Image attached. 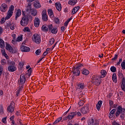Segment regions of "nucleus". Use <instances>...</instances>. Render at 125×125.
Instances as JSON below:
<instances>
[{
	"label": "nucleus",
	"instance_id": "36",
	"mask_svg": "<svg viewBox=\"0 0 125 125\" xmlns=\"http://www.w3.org/2000/svg\"><path fill=\"white\" fill-rule=\"evenodd\" d=\"M0 47H1V48H3L4 47V41L1 39H0Z\"/></svg>",
	"mask_w": 125,
	"mask_h": 125
},
{
	"label": "nucleus",
	"instance_id": "15",
	"mask_svg": "<svg viewBox=\"0 0 125 125\" xmlns=\"http://www.w3.org/2000/svg\"><path fill=\"white\" fill-rule=\"evenodd\" d=\"M41 23V21H40V19L39 18H35L34 20V26L38 28L40 26V24Z\"/></svg>",
	"mask_w": 125,
	"mask_h": 125
},
{
	"label": "nucleus",
	"instance_id": "22",
	"mask_svg": "<svg viewBox=\"0 0 125 125\" xmlns=\"http://www.w3.org/2000/svg\"><path fill=\"white\" fill-rule=\"evenodd\" d=\"M103 103V102H102V101H99L97 104L96 108L98 111H100V108H101V106H102Z\"/></svg>",
	"mask_w": 125,
	"mask_h": 125
},
{
	"label": "nucleus",
	"instance_id": "8",
	"mask_svg": "<svg viewBox=\"0 0 125 125\" xmlns=\"http://www.w3.org/2000/svg\"><path fill=\"white\" fill-rule=\"evenodd\" d=\"M125 111V109L124 108H122V106H119L117 108V111L116 113V116L118 117V116H120V114H124Z\"/></svg>",
	"mask_w": 125,
	"mask_h": 125
},
{
	"label": "nucleus",
	"instance_id": "43",
	"mask_svg": "<svg viewBox=\"0 0 125 125\" xmlns=\"http://www.w3.org/2000/svg\"><path fill=\"white\" fill-rule=\"evenodd\" d=\"M23 31L24 33H27L28 32H30V29L29 27H25L23 29Z\"/></svg>",
	"mask_w": 125,
	"mask_h": 125
},
{
	"label": "nucleus",
	"instance_id": "38",
	"mask_svg": "<svg viewBox=\"0 0 125 125\" xmlns=\"http://www.w3.org/2000/svg\"><path fill=\"white\" fill-rule=\"evenodd\" d=\"M118 77L120 79H123L124 77V74H123V73L121 71H119L118 72Z\"/></svg>",
	"mask_w": 125,
	"mask_h": 125
},
{
	"label": "nucleus",
	"instance_id": "57",
	"mask_svg": "<svg viewBox=\"0 0 125 125\" xmlns=\"http://www.w3.org/2000/svg\"><path fill=\"white\" fill-rule=\"evenodd\" d=\"M83 64H79L77 66V67H76V68H77V69H78L79 70H80V69H81V68H82V67H83Z\"/></svg>",
	"mask_w": 125,
	"mask_h": 125
},
{
	"label": "nucleus",
	"instance_id": "10",
	"mask_svg": "<svg viewBox=\"0 0 125 125\" xmlns=\"http://www.w3.org/2000/svg\"><path fill=\"white\" fill-rule=\"evenodd\" d=\"M48 28L49 30L50 31L52 34H57V32H58L57 28L56 27L54 28L52 24L48 25Z\"/></svg>",
	"mask_w": 125,
	"mask_h": 125
},
{
	"label": "nucleus",
	"instance_id": "39",
	"mask_svg": "<svg viewBox=\"0 0 125 125\" xmlns=\"http://www.w3.org/2000/svg\"><path fill=\"white\" fill-rule=\"evenodd\" d=\"M31 74H32V68H29L26 73V75L27 76V75L28 77H30V76H31Z\"/></svg>",
	"mask_w": 125,
	"mask_h": 125
},
{
	"label": "nucleus",
	"instance_id": "61",
	"mask_svg": "<svg viewBox=\"0 0 125 125\" xmlns=\"http://www.w3.org/2000/svg\"><path fill=\"white\" fill-rule=\"evenodd\" d=\"M14 118H15V116L14 115H12L10 118V120L11 121H12V122H13V121H14L13 120H14Z\"/></svg>",
	"mask_w": 125,
	"mask_h": 125
},
{
	"label": "nucleus",
	"instance_id": "46",
	"mask_svg": "<svg viewBox=\"0 0 125 125\" xmlns=\"http://www.w3.org/2000/svg\"><path fill=\"white\" fill-rule=\"evenodd\" d=\"M0 63L1 65L4 66L6 64V60L5 59H2L1 60Z\"/></svg>",
	"mask_w": 125,
	"mask_h": 125
},
{
	"label": "nucleus",
	"instance_id": "11",
	"mask_svg": "<svg viewBox=\"0 0 125 125\" xmlns=\"http://www.w3.org/2000/svg\"><path fill=\"white\" fill-rule=\"evenodd\" d=\"M89 111L88 108V105H86L82 107L81 109V112L82 114H87V113Z\"/></svg>",
	"mask_w": 125,
	"mask_h": 125
},
{
	"label": "nucleus",
	"instance_id": "21",
	"mask_svg": "<svg viewBox=\"0 0 125 125\" xmlns=\"http://www.w3.org/2000/svg\"><path fill=\"white\" fill-rule=\"evenodd\" d=\"M21 10L18 9L16 13L15 20H17V19H18V17H20V16H21Z\"/></svg>",
	"mask_w": 125,
	"mask_h": 125
},
{
	"label": "nucleus",
	"instance_id": "17",
	"mask_svg": "<svg viewBox=\"0 0 125 125\" xmlns=\"http://www.w3.org/2000/svg\"><path fill=\"white\" fill-rule=\"evenodd\" d=\"M47 12L50 18L52 19V18H54V13H53V11H52V9H48Z\"/></svg>",
	"mask_w": 125,
	"mask_h": 125
},
{
	"label": "nucleus",
	"instance_id": "34",
	"mask_svg": "<svg viewBox=\"0 0 125 125\" xmlns=\"http://www.w3.org/2000/svg\"><path fill=\"white\" fill-rule=\"evenodd\" d=\"M77 3L76 0H69L68 1V4L70 5H75Z\"/></svg>",
	"mask_w": 125,
	"mask_h": 125
},
{
	"label": "nucleus",
	"instance_id": "47",
	"mask_svg": "<svg viewBox=\"0 0 125 125\" xmlns=\"http://www.w3.org/2000/svg\"><path fill=\"white\" fill-rule=\"evenodd\" d=\"M42 52V49H38L36 52L35 54L36 55H40Z\"/></svg>",
	"mask_w": 125,
	"mask_h": 125
},
{
	"label": "nucleus",
	"instance_id": "28",
	"mask_svg": "<svg viewBox=\"0 0 125 125\" xmlns=\"http://www.w3.org/2000/svg\"><path fill=\"white\" fill-rule=\"evenodd\" d=\"M96 121H95L93 120V119H91L89 120L88 124L89 125H96Z\"/></svg>",
	"mask_w": 125,
	"mask_h": 125
},
{
	"label": "nucleus",
	"instance_id": "63",
	"mask_svg": "<svg viewBox=\"0 0 125 125\" xmlns=\"http://www.w3.org/2000/svg\"><path fill=\"white\" fill-rule=\"evenodd\" d=\"M16 42H17V40H14L13 39L12 41V43H13V44H15V43H16Z\"/></svg>",
	"mask_w": 125,
	"mask_h": 125
},
{
	"label": "nucleus",
	"instance_id": "42",
	"mask_svg": "<svg viewBox=\"0 0 125 125\" xmlns=\"http://www.w3.org/2000/svg\"><path fill=\"white\" fill-rule=\"evenodd\" d=\"M23 40V36L21 35L20 36H19L17 38V42H22Z\"/></svg>",
	"mask_w": 125,
	"mask_h": 125
},
{
	"label": "nucleus",
	"instance_id": "44",
	"mask_svg": "<svg viewBox=\"0 0 125 125\" xmlns=\"http://www.w3.org/2000/svg\"><path fill=\"white\" fill-rule=\"evenodd\" d=\"M121 67L122 70H125V60H123L121 63Z\"/></svg>",
	"mask_w": 125,
	"mask_h": 125
},
{
	"label": "nucleus",
	"instance_id": "19",
	"mask_svg": "<svg viewBox=\"0 0 125 125\" xmlns=\"http://www.w3.org/2000/svg\"><path fill=\"white\" fill-rule=\"evenodd\" d=\"M77 115V112H71L68 115V118L69 120H72L73 118H75V116Z\"/></svg>",
	"mask_w": 125,
	"mask_h": 125
},
{
	"label": "nucleus",
	"instance_id": "32",
	"mask_svg": "<svg viewBox=\"0 0 125 125\" xmlns=\"http://www.w3.org/2000/svg\"><path fill=\"white\" fill-rule=\"evenodd\" d=\"M79 9H80L79 6H77L74 7L72 10V12H71L72 14H75V13H76L77 11H78Z\"/></svg>",
	"mask_w": 125,
	"mask_h": 125
},
{
	"label": "nucleus",
	"instance_id": "41",
	"mask_svg": "<svg viewBox=\"0 0 125 125\" xmlns=\"http://www.w3.org/2000/svg\"><path fill=\"white\" fill-rule=\"evenodd\" d=\"M110 71L112 72V73H115L117 71V68L116 67L113 66L110 67Z\"/></svg>",
	"mask_w": 125,
	"mask_h": 125
},
{
	"label": "nucleus",
	"instance_id": "59",
	"mask_svg": "<svg viewBox=\"0 0 125 125\" xmlns=\"http://www.w3.org/2000/svg\"><path fill=\"white\" fill-rule=\"evenodd\" d=\"M122 61H123V59H120L119 61L117 63V65H118V66H119L120 65V64H121V63H122Z\"/></svg>",
	"mask_w": 125,
	"mask_h": 125
},
{
	"label": "nucleus",
	"instance_id": "64",
	"mask_svg": "<svg viewBox=\"0 0 125 125\" xmlns=\"http://www.w3.org/2000/svg\"><path fill=\"white\" fill-rule=\"evenodd\" d=\"M69 24V22L67 21H66L64 23V26H65V27H67L68 26V24Z\"/></svg>",
	"mask_w": 125,
	"mask_h": 125
},
{
	"label": "nucleus",
	"instance_id": "13",
	"mask_svg": "<svg viewBox=\"0 0 125 125\" xmlns=\"http://www.w3.org/2000/svg\"><path fill=\"white\" fill-rule=\"evenodd\" d=\"M72 73L74 76H80V74H81V71H80V69H79L78 68L74 67L72 71Z\"/></svg>",
	"mask_w": 125,
	"mask_h": 125
},
{
	"label": "nucleus",
	"instance_id": "7",
	"mask_svg": "<svg viewBox=\"0 0 125 125\" xmlns=\"http://www.w3.org/2000/svg\"><path fill=\"white\" fill-rule=\"evenodd\" d=\"M92 82L93 83H94L96 85H99L100 84L101 81H100V78L96 76H93L92 78Z\"/></svg>",
	"mask_w": 125,
	"mask_h": 125
},
{
	"label": "nucleus",
	"instance_id": "53",
	"mask_svg": "<svg viewBox=\"0 0 125 125\" xmlns=\"http://www.w3.org/2000/svg\"><path fill=\"white\" fill-rule=\"evenodd\" d=\"M19 65L21 68H23V66H24V63L23 62H20L19 63Z\"/></svg>",
	"mask_w": 125,
	"mask_h": 125
},
{
	"label": "nucleus",
	"instance_id": "35",
	"mask_svg": "<svg viewBox=\"0 0 125 125\" xmlns=\"http://www.w3.org/2000/svg\"><path fill=\"white\" fill-rule=\"evenodd\" d=\"M83 75H85V76H87L89 74V71L86 69H83L82 71Z\"/></svg>",
	"mask_w": 125,
	"mask_h": 125
},
{
	"label": "nucleus",
	"instance_id": "45",
	"mask_svg": "<svg viewBox=\"0 0 125 125\" xmlns=\"http://www.w3.org/2000/svg\"><path fill=\"white\" fill-rule=\"evenodd\" d=\"M62 120V117H59L54 122V125H56V124L59 123L60 121Z\"/></svg>",
	"mask_w": 125,
	"mask_h": 125
},
{
	"label": "nucleus",
	"instance_id": "20",
	"mask_svg": "<svg viewBox=\"0 0 125 125\" xmlns=\"http://www.w3.org/2000/svg\"><path fill=\"white\" fill-rule=\"evenodd\" d=\"M121 87L124 91H125V78H123L122 81V84L121 85Z\"/></svg>",
	"mask_w": 125,
	"mask_h": 125
},
{
	"label": "nucleus",
	"instance_id": "54",
	"mask_svg": "<svg viewBox=\"0 0 125 125\" xmlns=\"http://www.w3.org/2000/svg\"><path fill=\"white\" fill-rule=\"evenodd\" d=\"M18 124H19L20 125H23V123H22V120L20 119H18Z\"/></svg>",
	"mask_w": 125,
	"mask_h": 125
},
{
	"label": "nucleus",
	"instance_id": "5",
	"mask_svg": "<svg viewBox=\"0 0 125 125\" xmlns=\"http://www.w3.org/2000/svg\"><path fill=\"white\" fill-rule=\"evenodd\" d=\"M14 108H15V103L12 102L7 108L8 113H13L14 112Z\"/></svg>",
	"mask_w": 125,
	"mask_h": 125
},
{
	"label": "nucleus",
	"instance_id": "49",
	"mask_svg": "<svg viewBox=\"0 0 125 125\" xmlns=\"http://www.w3.org/2000/svg\"><path fill=\"white\" fill-rule=\"evenodd\" d=\"M2 55H3V56H4V57H5V58H6V59H7V58H8V56H7V54H6V53H5V51H2Z\"/></svg>",
	"mask_w": 125,
	"mask_h": 125
},
{
	"label": "nucleus",
	"instance_id": "62",
	"mask_svg": "<svg viewBox=\"0 0 125 125\" xmlns=\"http://www.w3.org/2000/svg\"><path fill=\"white\" fill-rule=\"evenodd\" d=\"M2 32H3V28L0 26V35H1Z\"/></svg>",
	"mask_w": 125,
	"mask_h": 125
},
{
	"label": "nucleus",
	"instance_id": "12",
	"mask_svg": "<svg viewBox=\"0 0 125 125\" xmlns=\"http://www.w3.org/2000/svg\"><path fill=\"white\" fill-rule=\"evenodd\" d=\"M0 10L1 12H5L7 10V5L5 3H3L0 5Z\"/></svg>",
	"mask_w": 125,
	"mask_h": 125
},
{
	"label": "nucleus",
	"instance_id": "31",
	"mask_svg": "<svg viewBox=\"0 0 125 125\" xmlns=\"http://www.w3.org/2000/svg\"><path fill=\"white\" fill-rule=\"evenodd\" d=\"M115 112H116V109H113L110 112L109 114V118H110V119H111V118H113V116H114V115L115 114Z\"/></svg>",
	"mask_w": 125,
	"mask_h": 125
},
{
	"label": "nucleus",
	"instance_id": "58",
	"mask_svg": "<svg viewBox=\"0 0 125 125\" xmlns=\"http://www.w3.org/2000/svg\"><path fill=\"white\" fill-rule=\"evenodd\" d=\"M117 58H118V55H115L114 57L112 59V60H113V61H115Z\"/></svg>",
	"mask_w": 125,
	"mask_h": 125
},
{
	"label": "nucleus",
	"instance_id": "4",
	"mask_svg": "<svg viewBox=\"0 0 125 125\" xmlns=\"http://www.w3.org/2000/svg\"><path fill=\"white\" fill-rule=\"evenodd\" d=\"M32 40L36 43H41V35L38 34H35L32 37Z\"/></svg>",
	"mask_w": 125,
	"mask_h": 125
},
{
	"label": "nucleus",
	"instance_id": "23",
	"mask_svg": "<svg viewBox=\"0 0 125 125\" xmlns=\"http://www.w3.org/2000/svg\"><path fill=\"white\" fill-rule=\"evenodd\" d=\"M78 89H80V90H83L84 88V83H79L77 84Z\"/></svg>",
	"mask_w": 125,
	"mask_h": 125
},
{
	"label": "nucleus",
	"instance_id": "37",
	"mask_svg": "<svg viewBox=\"0 0 125 125\" xmlns=\"http://www.w3.org/2000/svg\"><path fill=\"white\" fill-rule=\"evenodd\" d=\"M42 30L43 32H46L48 31V28H47V27H46V25H43L42 27Z\"/></svg>",
	"mask_w": 125,
	"mask_h": 125
},
{
	"label": "nucleus",
	"instance_id": "1",
	"mask_svg": "<svg viewBox=\"0 0 125 125\" xmlns=\"http://www.w3.org/2000/svg\"><path fill=\"white\" fill-rule=\"evenodd\" d=\"M13 12H14V5H12L9 8L5 18H2L1 19V21H0V24H3V23L5 22L6 20H8V19H10L12 15H13Z\"/></svg>",
	"mask_w": 125,
	"mask_h": 125
},
{
	"label": "nucleus",
	"instance_id": "48",
	"mask_svg": "<svg viewBox=\"0 0 125 125\" xmlns=\"http://www.w3.org/2000/svg\"><path fill=\"white\" fill-rule=\"evenodd\" d=\"M3 98V91L0 90V99H2Z\"/></svg>",
	"mask_w": 125,
	"mask_h": 125
},
{
	"label": "nucleus",
	"instance_id": "60",
	"mask_svg": "<svg viewBox=\"0 0 125 125\" xmlns=\"http://www.w3.org/2000/svg\"><path fill=\"white\" fill-rule=\"evenodd\" d=\"M55 22L57 24H58L59 23V19H58V18H55Z\"/></svg>",
	"mask_w": 125,
	"mask_h": 125
},
{
	"label": "nucleus",
	"instance_id": "3",
	"mask_svg": "<svg viewBox=\"0 0 125 125\" xmlns=\"http://www.w3.org/2000/svg\"><path fill=\"white\" fill-rule=\"evenodd\" d=\"M8 64L9 65L8 66V71L9 72H13L17 70V67L15 66V62L8 61Z\"/></svg>",
	"mask_w": 125,
	"mask_h": 125
},
{
	"label": "nucleus",
	"instance_id": "25",
	"mask_svg": "<svg viewBox=\"0 0 125 125\" xmlns=\"http://www.w3.org/2000/svg\"><path fill=\"white\" fill-rule=\"evenodd\" d=\"M7 27L10 28V30H14L15 29V24L14 23H8Z\"/></svg>",
	"mask_w": 125,
	"mask_h": 125
},
{
	"label": "nucleus",
	"instance_id": "27",
	"mask_svg": "<svg viewBox=\"0 0 125 125\" xmlns=\"http://www.w3.org/2000/svg\"><path fill=\"white\" fill-rule=\"evenodd\" d=\"M33 9H32V4L28 3L26 8V12H30Z\"/></svg>",
	"mask_w": 125,
	"mask_h": 125
},
{
	"label": "nucleus",
	"instance_id": "9",
	"mask_svg": "<svg viewBox=\"0 0 125 125\" xmlns=\"http://www.w3.org/2000/svg\"><path fill=\"white\" fill-rule=\"evenodd\" d=\"M42 20L46 22L48 20V17L46 14V10H44L42 12Z\"/></svg>",
	"mask_w": 125,
	"mask_h": 125
},
{
	"label": "nucleus",
	"instance_id": "33",
	"mask_svg": "<svg viewBox=\"0 0 125 125\" xmlns=\"http://www.w3.org/2000/svg\"><path fill=\"white\" fill-rule=\"evenodd\" d=\"M101 78H104V77H106V75H107V71L105 70H103L101 71Z\"/></svg>",
	"mask_w": 125,
	"mask_h": 125
},
{
	"label": "nucleus",
	"instance_id": "14",
	"mask_svg": "<svg viewBox=\"0 0 125 125\" xmlns=\"http://www.w3.org/2000/svg\"><path fill=\"white\" fill-rule=\"evenodd\" d=\"M21 50L22 52H29L30 51V49L29 47L22 45L21 47Z\"/></svg>",
	"mask_w": 125,
	"mask_h": 125
},
{
	"label": "nucleus",
	"instance_id": "18",
	"mask_svg": "<svg viewBox=\"0 0 125 125\" xmlns=\"http://www.w3.org/2000/svg\"><path fill=\"white\" fill-rule=\"evenodd\" d=\"M33 5L35 8H41V7H42V5H41V3L38 0L35 1Z\"/></svg>",
	"mask_w": 125,
	"mask_h": 125
},
{
	"label": "nucleus",
	"instance_id": "50",
	"mask_svg": "<svg viewBox=\"0 0 125 125\" xmlns=\"http://www.w3.org/2000/svg\"><path fill=\"white\" fill-rule=\"evenodd\" d=\"M54 42H55V40H54V38H52L49 40V43L51 45L53 44V43H54Z\"/></svg>",
	"mask_w": 125,
	"mask_h": 125
},
{
	"label": "nucleus",
	"instance_id": "2",
	"mask_svg": "<svg viewBox=\"0 0 125 125\" xmlns=\"http://www.w3.org/2000/svg\"><path fill=\"white\" fill-rule=\"evenodd\" d=\"M32 20H33V17L32 16L30 15H25L22 17L20 21V24L22 27H26L29 24V21H32Z\"/></svg>",
	"mask_w": 125,
	"mask_h": 125
},
{
	"label": "nucleus",
	"instance_id": "56",
	"mask_svg": "<svg viewBox=\"0 0 125 125\" xmlns=\"http://www.w3.org/2000/svg\"><path fill=\"white\" fill-rule=\"evenodd\" d=\"M2 122L3 123V124L6 123V117H4L2 119Z\"/></svg>",
	"mask_w": 125,
	"mask_h": 125
},
{
	"label": "nucleus",
	"instance_id": "16",
	"mask_svg": "<svg viewBox=\"0 0 125 125\" xmlns=\"http://www.w3.org/2000/svg\"><path fill=\"white\" fill-rule=\"evenodd\" d=\"M22 89H23V86H21V85H19V87L17 89V91L16 92V94L17 96H19L21 92H22Z\"/></svg>",
	"mask_w": 125,
	"mask_h": 125
},
{
	"label": "nucleus",
	"instance_id": "26",
	"mask_svg": "<svg viewBox=\"0 0 125 125\" xmlns=\"http://www.w3.org/2000/svg\"><path fill=\"white\" fill-rule=\"evenodd\" d=\"M112 79L113 83H117L118 82V79H117V74H116V73L113 74Z\"/></svg>",
	"mask_w": 125,
	"mask_h": 125
},
{
	"label": "nucleus",
	"instance_id": "55",
	"mask_svg": "<svg viewBox=\"0 0 125 125\" xmlns=\"http://www.w3.org/2000/svg\"><path fill=\"white\" fill-rule=\"evenodd\" d=\"M11 36L13 38V40H16V34L13 33Z\"/></svg>",
	"mask_w": 125,
	"mask_h": 125
},
{
	"label": "nucleus",
	"instance_id": "51",
	"mask_svg": "<svg viewBox=\"0 0 125 125\" xmlns=\"http://www.w3.org/2000/svg\"><path fill=\"white\" fill-rule=\"evenodd\" d=\"M83 104H84V102H82V101H80L79 103H78V104L79 105V106H83Z\"/></svg>",
	"mask_w": 125,
	"mask_h": 125
},
{
	"label": "nucleus",
	"instance_id": "29",
	"mask_svg": "<svg viewBox=\"0 0 125 125\" xmlns=\"http://www.w3.org/2000/svg\"><path fill=\"white\" fill-rule=\"evenodd\" d=\"M56 7L57 10L59 11H61V9H62V7H61V4L59 2L56 3Z\"/></svg>",
	"mask_w": 125,
	"mask_h": 125
},
{
	"label": "nucleus",
	"instance_id": "30",
	"mask_svg": "<svg viewBox=\"0 0 125 125\" xmlns=\"http://www.w3.org/2000/svg\"><path fill=\"white\" fill-rule=\"evenodd\" d=\"M32 16H36L37 14H38V12L37 10L35 9H32L31 11L29 12Z\"/></svg>",
	"mask_w": 125,
	"mask_h": 125
},
{
	"label": "nucleus",
	"instance_id": "6",
	"mask_svg": "<svg viewBox=\"0 0 125 125\" xmlns=\"http://www.w3.org/2000/svg\"><path fill=\"white\" fill-rule=\"evenodd\" d=\"M26 82V78L25 77V74H21L20 77V80L18 82L19 85L21 86H23L24 83Z\"/></svg>",
	"mask_w": 125,
	"mask_h": 125
},
{
	"label": "nucleus",
	"instance_id": "40",
	"mask_svg": "<svg viewBox=\"0 0 125 125\" xmlns=\"http://www.w3.org/2000/svg\"><path fill=\"white\" fill-rule=\"evenodd\" d=\"M4 113V109H3V106L0 105V114L2 115Z\"/></svg>",
	"mask_w": 125,
	"mask_h": 125
},
{
	"label": "nucleus",
	"instance_id": "24",
	"mask_svg": "<svg viewBox=\"0 0 125 125\" xmlns=\"http://www.w3.org/2000/svg\"><path fill=\"white\" fill-rule=\"evenodd\" d=\"M5 48L7 50L10 51V52H12V51H13V49L12 48V47H11V46H10V44L8 43L6 44Z\"/></svg>",
	"mask_w": 125,
	"mask_h": 125
},
{
	"label": "nucleus",
	"instance_id": "52",
	"mask_svg": "<svg viewBox=\"0 0 125 125\" xmlns=\"http://www.w3.org/2000/svg\"><path fill=\"white\" fill-rule=\"evenodd\" d=\"M3 71V67L2 66H0V76L2 74V71Z\"/></svg>",
	"mask_w": 125,
	"mask_h": 125
}]
</instances>
